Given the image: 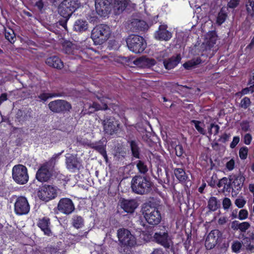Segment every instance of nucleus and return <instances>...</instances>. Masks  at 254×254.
Wrapping results in <instances>:
<instances>
[{
  "label": "nucleus",
  "mask_w": 254,
  "mask_h": 254,
  "mask_svg": "<svg viewBox=\"0 0 254 254\" xmlns=\"http://www.w3.org/2000/svg\"><path fill=\"white\" fill-rule=\"evenodd\" d=\"M219 234L220 232L218 230H212L209 233L205 243V246L207 249L210 250L214 247L217 244Z\"/></svg>",
  "instance_id": "obj_13"
},
{
  "label": "nucleus",
  "mask_w": 254,
  "mask_h": 254,
  "mask_svg": "<svg viewBox=\"0 0 254 254\" xmlns=\"http://www.w3.org/2000/svg\"><path fill=\"white\" fill-rule=\"evenodd\" d=\"M137 62H139L142 65L151 66L155 64V61L153 59L147 58L146 57H141L139 58Z\"/></svg>",
  "instance_id": "obj_29"
},
{
  "label": "nucleus",
  "mask_w": 254,
  "mask_h": 254,
  "mask_svg": "<svg viewBox=\"0 0 254 254\" xmlns=\"http://www.w3.org/2000/svg\"><path fill=\"white\" fill-rule=\"evenodd\" d=\"M151 183L146 177L140 176L134 177L131 181V189L137 194H145L151 190Z\"/></svg>",
  "instance_id": "obj_1"
},
{
  "label": "nucleus",
  "mask_w": 254,
  "mask_h": 254,
  "mask_svg": "<svg viewBox=\"0 0 254 254\" xmlns=\"http://www.w3.org/2000/svg\"><path fill=\"white\" fill-rule=\"evenodd\" d=\"M51 177V173L47 164H43L36 173V178L40 182H46Z\"/></svg>",
  "instance_id": "obj_14"
},
{
  "label": "nucleus",
  "mask_w": 254,
  "mask_h": 254,
  "mask_svg": "<svg viewBox=\"0 0 254 254\" xmlns=\"http://www.w3.org/2000/svg\"><path fill=\"white\" fill-rule=\"evenodd\" d=\"M5 37L10 43H13L15 40V35L14 31L10 28L6 29L5 30Z\"/></svg>",
  "instance_id": "obj_33"
},
{
  "label": "nucleus",
  "mask_w": 254,
  "mask_h": 254,
  "mask_svg": "<svg viewBox=\"0 0 254 254\" xmlns=\"http://www.w3.org/2000/svg\"><path fill=\"white\" fill-rule=\"evenodd\" d=\"M175 150L176 155L178 156H181L184 153L183 146L180 144H178L176 146Z\"/></svg>",
  "instance_id": "obj_50"
},
{
  "label": "nucleus",
  "mask_w": 254,
  "mask_h": 254,
  "mask_svg": "<svg viewBox=\"0 0 254 254\" xmlns=\"http://www.w3.org/2000/svg\"><path fill=\"white\" fill-rule=\"evenodd\" d=\"M246 203V200L243 197H239L235 201V204L239 208H243Z\"/></svg>",
  "instance_id": "obj_40"
},
{
  "label": "nucleus",
  "mask_w": 254,
  "mask_h": 254,
  "mask_svg": "<svg viewBox=\"0 0 254 254\" xmlns=\"http://www.w3.org/2000/svg\"><path fill=\"white\" fill-rule=\"evenodd\" d=\"M222 204L224 209H228L232 205V202L229 198L225 197L223 200Z\"/></svg>",
  "instance_id": "obj_48"
},
{
  "label": "nucleus",
  "mask_w": 254,
  "mask_h": 254,
  "mask_svg": "<svg viewBox=\"0 0 254 254\" xmlns=\"http://www.w3.org/2000/svg\"><path fill=\"white\" fill-rule=\"evenodd\" d=\"M243 246V242L238 241H235L233 242L231 249L233 252L235 253H239Z\"/></svg>",
  "instance_id": "obj_36"
},
{
  "label": "nucleus",
  "mask_w": 254,
  "mask_h": 254,
  "mask_svg": "<svg viewBox=\"0 0 254 254\" xmlns=\"http://www.w3.org/2000/svg\"><path fill=\"white\" fill-rule=\"evenodd\" d=\"M57 96L55 94H52L49 93H43L39 96V98L41 101H46L47 99Z\"/></svg>",
  "instance_id": "obj_43"
},
{
  "label": "nucleus",
  "mask_w": 254,
  "mask_h": 254,
  "mask_svg": "<svg viewBox=\"0 0 254 254\" xmlns=\"http://www.w3.org/2000/svg\"><path fill=\"white\" fill-rule=\"evenodd\" d=\"M167 29L166 25H160L158 30L154 34L155 38L159 40L166 41L169 40L172 37V34Z\"/></svg>",
  "instance_id": "obj_12"
},
{
  "label": "nucleus",
  "mask_w": 254,
  "mask_h": 254,
  "mask_svg": "<svg viewBox=\"0 0 254 254\" xmlns=\"http://www.w3.org/2000/svg\"><path fill=\"white\" fill-rule=\"evenodd\" d=\"M80 2L78 0H64L66 8L64 11L67 12V19L71 15L75 10L79 7Z\"/></svg>",
  "instance_id": "obj_17"
},
{
  "label": "nucleus",
  "mask_w": 254,
  "mask_h": 254,
  "mask_svg": "<svg viewBox=\"0 0 254 254\" xmlns=\"http://www.w3.org/2000/svg\"><path fill=\"white\" fill-rule=\"evenodd\" d=\"M242 129L244 131H247L249 130L250 126L248 122H243L241 124Z\"/></svg>",
  "instance_id": "obj_55"
},
{
  "label": "nucleus",
  "mask_w": 254,
  "mask_h": 254,
  "mask_svg": "<svg viewBox=\"0 0 254 254\" xmlns=\"http://www.w3.org/2000/svg\"><path fill=\"white\" fill-rule=\"evenodd\" d=\"M249 189L250 191L253 194L254 201V184H250L249 186Z\"/></svg>",
  "instance_id": "obj_61"
},
{
  "label": "nucleus",
  "mask_w": 254,
  "mask_h": 254,
  "mask_svg": "<svg viewBox=\"0 0 254 254\" xmlns=\"http://www.w3.org/2000/svg\"><path fill=\"white\" fill-rule=\"evenodd\" d=\"M73 29L77 32H83L88 29V23L85 20L78 19L74 24Z\"/></svg>",
  "instance_id": "obj_23"
},
{
  "label": "nucleus",
  "mask_w": 254,
  "mask_h": 254,
  "mask_svg": "<svg viewBox=\"0 0 254 254\" xmlns=\"http://www.w3.org/2000/svg\"><path fill=\"white\" fill-rule=\"evenodd\" d=\"M30 210V205L27 199L23 196L18 197L14 203V211L19 215L27 214Z\"/></svg>",
  "instance_id": "obj_7"
},
{
  "label": "nucleus",
  "mask_w": 254,
  "mask_h": 254,
  "mask_svg": "<svg viewBox=\"0 0 254 254\" xmlns=\"http://www.w3.org/2000/svg\"><path fill=\"white\" fill-rule=\"evenodd\" d=\"M129 3V0H115L114 9L117 14L123 12Z\"/></svg>",
  "instance_id": "obj_20"
},
{
  "label": "nucleus",
  "mask_w": 254,
  "mask_h": 254,
  "mask_svg": "<svg viewBox=\"0 0 254 254\" xmlns=\"http://www.w3.org/2000/svg\"><path fill=\"white\" fill-rule=\"evenodd\" d=\"M250 227V224L248 222L240 223L239 230L241 232H246Z\"/></svg>",
  "instance_id": "obj_47"
},
{
  "label": "nucleus",
  "mask_w": 254,
  "mask_h": 254,
  "mask_svg": "<svg viewBox=\"0 0 254 254\" xmlns=\"http://www.w3.org/2000/svg\"><path fill=\"white\" fill-rule=\"evenodd\" d=\"M74 49V46L69 41L64 42V52L67 54H72Z\"/></svg>",
  "instance_id": "obj_39"
},
{
  "label": "nucleus",
  "mask_w": 254,
  "mask_h": 254,
  "mask_svg": "<svg viewBox=\"0 0 254 254\" xmlns=\"http://www.w3.org/2000/svg\"><path fill=\"white\" fill-rule=\"evenodd\" d=\"M217 37L215 34L210 33L207 34L204 41L201 45V49L203 51H207L211 49L216 43Z\"/></svg>",
  "instance_id": "obj_15"
},
{
  "label": "nucleus",
  "mask_w": 254,
  "mask_h": 254,
  "mask_svg": "<svg viewBox=\"0 0 254 254\" xmlns=\"http://www.w3.org/2000/svg\"><path fill=\"white\" fill-rule=\"evenodd\" d=\"M112 0H95V6L97 13L100 16H105L111 10Z\"/></svg>",
  "instance_id": "obj_8"
},
{
  "label": "nucleus",
  "mask_w": 254,
  "mask_h": 254,
  "mask_svg": "<svg viewBox=\"0 0 254 254\" xmlns=\"http://www.w3.org/2000/svg\"><path fill=\"white\" fill-rule=\"evenodd\" d=\"M127 44L128 49L136 54L142 53L146 48L144 39L136 35H130L127 39Z\"/></svg>",
  "instance_id": "obj_3"
},
{
  "label": "nucleus",
  "mask_w": 254,
  "mask_h": 254,
  "mask_svg": "<svg viewBox=\"0 0 254 254\" xmlns=\"http://www.w3.org/2000/svg\"><path fill=\"white\" fill-rule=\"evenodd\" d=\"M181 60V56L177 55L171 58L168 61H164L163 64L166 69H171L175 67L179 63Z\"/></svg>",
  "instance_id": "obj_22"
},
{
  "label": "nucleus",
  "mask_w": 254,
  "mask_h": 254,
  "mask_svg": "<svg viewBox=\"0 0 254 254\" xmlns=\"http://www.w3.org/2000/svg\"><path fill=\"white\" fill-rule=\"evenodd\" d=\"M239 225L240 223H239L238 221H233L231 224V228L234 230H238L239 229Z\"/></svg>",
  "instance_id": "obj_57"
},
{
  "label": "nucleus",
  "mask_w": 254,
  "mask_h": 254,
  "mask_svg": "<svg viewBox=\"0 0 254 254\" xmlns=\"http://www.w3.org/2000/svg\"><path fill=\"white\" fill-rule=\"evenodd\" d=\"M111 33L110 27L104 24L96 26L92 31L91 38L96 45H101L107 41Z\"/></svg>",
  "instance_id": "obj_2"
},
{
  "label": "nucleus",
  "mask_w": 254,
  "mask_h": 254,
  "mask_svg": "<svg viewBox=\"0 0 254 254\" xmlns=\"http://www.w3.org/2000/svg\"><path fill=\"white\" fill-rule=\"evenodd\" d=\"M95 148L103 156L105 161L107 162L108 156L105 148L101 146H98Z\"/></svg>",
  "instance_id": "obj_45"
},
{
  "label": "nucleus",
  "mask_w": 254,
  "mask_h": 254,
  "mask_svg": "<svg viewBox=\"0 0 254 254\" xmlns=\"http://www.w3.org/2000/svg\"><path fill=\"white\" fill-rule=\"evenodd\" d=\"M219 130V127L217 125L211 124L208 128V132L210 134H217Z\"/></svg>",
  "instance_id": "obj_42"
},
{
  "label": "nucleus",
  "mask_w": 254,
  "mask_h": 254,
  "mask_svg": "<svg viewBox=\"0 0 254 254\" xmlns=\"http://www.w3.org/2000/svg\"><path fill=\"white\" fill-rule=\"evenodd\" d=\"M38 226L45 235L48 236L52 235V232L50 229V222L48 218L44 217L40 219L38 222Z\"/></svg>",
  "instance_id": "obj_18"
},
{
  "label": "nucleus",
  "mask_w": 254,
  "mask_h": 254,
  "mask_svg": "<svg viewBox=\"0 0 254 254\" xmlns=\"http://www.w3.org/2000/svg\"><path fill=\"white\" fill-rule=\"evenodd\" d=\"M12 177L16 183L25 184L28 180L27 168L22 165L14 166L12 169Z\"/></svg>",
  "instance_id": "obj_5"
},
{
  "label": "nucleus",
  "mask_w": 254,
  "mask_h": 254,
  "mask_svg": "<svg viewBox=\"0 0 254 254\" xmlns=\"http://www.w3.org/2000/svg\"><path fill=\"white\" fill-rule=\"evenodd\" d=\"M154 238L156 242L165 248H169L172 244V239L167 232L156 233Z\"/></svg>",
  "instance_id": "obj_11"
},
{
  "label": "nucleus",
  "mask_w": 254,
  "mask_h": 254,
  "mask_svg": "<svg viewBox=\"0 0 254 254\" xmlns=\"http://www.w3.org/2000/svg\"><path fill=\"white\" fill-rule=\"evenodd\" d=\"M246 9L248 13L251 16H254V1L248 0L246 3Z\"/></svg>",
  "instance_id": "obj_35"
},
{
  "label": "nucleus",
  "mask_w": 254,
  "mask_h": 254,
  "mask_svg": "<svg viewBox=\"0 0 254 254\" xmlns=\"http://www.w3.org/2000/svg\"><path fill=\"white\" fill-rule=\"evenodd\" d=\"M130 146L133 156L135 158H138L139 156V151L137 142L132 140L130 142Z\"/></svg>",
  "instance_id": "obj_32"
},
{
  "label": "nucleus",
  "mask_w": 254,
  "mask_h": 254,
  "mask_svg": "<svg viewBox=\"0 0 254 254\" xmlns=\"http://www.w3.org/2000/svg\"><path fill=\"white\" fill-rule=\"evenodd\" d=\"M46 63L50 66L54 68H60L63 66V63L59 57L53 56L48 58Z\"/></svg>",
  "instance_id": "obj_24"
},
{
  "label": "nucleus",
  "mask_w": 254,
  "mask_h": 254,
  "mask_svg": "<svg viewBox=\"0 0 254 254\" xmlns=\"http://www.w3.org/2000/svg\"><path fill=\"white\" fill-rule=\"evenodd\" d=\"M250 91L252 93L254 91V86H251L249 88H246L242 90V93L243 94H247Z\"/></svg>",
  "instance_id": "obj_56"
},
{
  "label": "nucleus",
  "mask_w": 254,
  "mask_h": 254,
  "mask_svg": "<svg viewBox=\"0 0 254 254\" xmlns=\"http://www.w3.org/2000/svg\"><path fill=\"white\" fill-rule=\"evenodd\" d=\"M138 204L134 200L123 199L121 202V206L127 213H132L137 208Z\"/></svg>",
  "instance_id": "obj_16"
},
{
  "label": "nucleus",
  "mask_w": 254,
  "mask_h": 254,
  "mask_svg": "<svg viewBox=\"0 0 254 254\" xmlns=\"http://www.w3.org/2000/svg\"><path fill=\"white\" fill-rule=\"evenodd\" d=\"M235 164V162L234 160L233 159H231L226 163V167L228 170L231 171L234 168Z\"/></svg>",
  "instance_id": "obj_51"
},
{
  "label": "nucleus",
  "mask_w": 254,
  "mask_h": 254,
  "mask_svg": "<svg viewBox=\"0 0 254 254\" xmlns=\"http://www.w3.org/2000/svg\"><path fill=\"white\" fill-rule=\"evenodd\" d=\"M108 102H106L103 105V107H101L100 105H99L97 103H93L92 106V107L95 109V111L96 110H105L107 109V104Z\"/></svg>",
  "instance_id": "obj_49"
},
{
  "label": "nucleus",
  "mask_w": 254,
  "mask_h": 254,
  "mask_svg": "<svg viewBox=\"0 0 254 254\" xmlns=\"http://www.w3.org/2000/svg\"><path fill=\"white\" fill-rule=\"evenodd\" d=\"M56 196V189L50 186H45L38 192V196L40 199L48 201Z\"/></svg>",
  "instance_id": "obj_10"
},
{
  "label": "nucleus",
  "mask_w": 254,
  "mask_h": 254,
  "mask_svg": "<svg viewBox=\"0 0 254 254\" xmlns=\"http://www.w3.org/2000/svg\"><path fill=\"white\" fill-rule=\"evenodd\" d=\"M72 225L76 228L79 229L84 226V220L83 218L78 215H74L72 218Z\"/></svg>",
  "instance_id": "obj_26"
},
{
  "label": "nucleus",
  "mask_w": 254,
  "mask_h": 254,
  "mask_svg": "<svg viewBox=\"0 0 254 254\" xmlns=\"http://www.w3.org/2000/svg\"><path fill=\"white\" fill-rule=\"evenodd\" d=\"M136 167L139 172L141 174H145L148 171L147 165L141 161H138L136 164Z\"/></svg>",
  "instance_id": "obj_37"
},
{
  "label": "nucleus",
  "mask_w": 254,
  "mask_h": 254,
  "mask_svg": "<svg viewBox=\"0 0 254 254\" xmlns=\"http://www.w3.org/2000/svg\"><path fill=\"white\" fill-rule=\"evenodd\" d=\"M151 254H164L162 250L160 249H156Z\"/></svg>",
  "instance_id": "obj_64"
},
{
  "label": "nucleus",
  "mask_w": 254,
  "mask_h": 254,
  "mask_svg": "<svg viewBox=\"0 0 254 254\" xmlns=\"http://www.w3.org/2000/svg\"><path fill=\"white\" fill-rule=\"evenodd\" d=\"M246 249L248 251L252 252L254 249V246L251 244H249L246 246Z\"/></svg>",
  "instance_id": "obj_63"
},
{
  "label": "nucleus",
  "mask_w": 254,
  "mask_h": 254,
  "mask_svg": "<svg viewBox=\"0 0 254 254\" xmlns=\"http://www.w3.org/2000/svg\"><path fill=\"white\" fill-rule=\"evenodd\" d=\"M130 24L133 30H144L146 29L148 27L146 23L144 21L137 18L132 19Z\"/></svg>",
  "instance_id": "obj_19"
},
{
  "label": "nucleus",
  "mask_w": 254,
  "mask_h": 254,
  "mask_svg": "<svg viewBox=\"0 0 254 254\" xmlns=\"http://www.w3.org/2000/svg\"><path fill=\"white\" fill-rule=\"evenodd\" d=\"M227 221V219L225 217H220L219 219L218 223L220 224H225Z\"/></svg>",
  "instance_id": "obj_60"
},
{
  "label": "nucleus",
  "mask_w": 254,
  "mask_h": 254,
  "mask_svg": "<svg viewBox=\"0 0 254 254\" xmlns=\"http://www.w3.org/2000/svg\"><path fill=\"white\" fill-rule=\"evenodd\" d=\"M251 103L250 99L248 97H246L241 100L240 106L241 108L246 109L250 106Z\"/></svg>",
  "instance_id": "obj_44"
},
{
  "label": "nucleus",
  "mask_w": 254,
  "mask_h": 254,
  "mask_svg": "<svg viewBox=\"0 0 254 254\" xmlns=\"http://www.w3.org/2000/svg\"><path fill=\"white\" fill-rule=\"evenodd\" d=\"M226 17V13L223 11V9H222L220 12L218 13V15L217 18V23L219 25H221L225 21Z\"/></svg>",
  "instance_id": "obj_38"
},
{
  "label": "nucleus",
  "mask_w": 254,
  "mask_h": 254,
  "mask_svg": "<svg viewBox=\"0 0 254 254\" xmlns=\"http://www.w3.org/2000/svg\"><path fill=\"white\" fill-rule=\"evenodd\" d=\"M248 153V148L247 147H242L239 150V156L242 160H245L247 158Z\"/></svg>",
  "instance_id": "obj_41"
},
{
  "label": "nucleus",
  "mask_w": 254,
  "mask_h": 254,
  "mask_svg": "<svg viewBox=\"0 0 254 254\" xmlns=\"http://www.w3.org/2000/svg\"><path fill=\"white\" fill-rule=\"evenodd\" d=\"M201 62V59L197 57L196 58H194L188 61V62L185 63V64H184L183 66L185 68L189 69L194 67L196 65L200 64Z\"/></svg>",
  "instance_id": "obj_28"
},
{
  "label": "nucleus",
  "mask_w": 254,
  "mask_h": 254,
  "mask_svg": "<svg viewBox=\"0 0 254 254\" xmlns=\"http://www.w3.org/2000/svg\"><path fill=\"white\" fill-rule=\"evenodd\" d=\"M7 100V95L6 94L3 93L0 96V105L4 101Z\"/></svg>",
  "instance_id": "obj_59"
},
{
  "label": "nucleus",
  "mask_w": 254,
  "mask_h": 254,
  "mask_svg": "<svg viewBox=\"0 0 254 254\" xmlns=\"http://www.w3.org/2000/svg\"><path fill=\"white\" fill-rule=\"evenodd\" d=\"M174 174L180 182L185 181L187 179V176L183 169L181 168L176 169L174 170Z\"/></svg>",
  "instance_id": "obj_31"
},
{
  "label": "nucleus",
  "mask_w": 254,
  "mask_h": 254,
  "mask_svg": "<svg viewBox=\"0 0 254 254\" xmlns=\"http://www.w3.org/2000/svg\"><path fill=\"white\" fill-rule=\"evenodd\" d=\"M58 210L61 212H64V199H61L58 205Z\"/></svg>",
  "instance_id": "obj_58"
},
{
  "label": "nucleus",
  "mask_w": 254,
  "mask_h": 254,
  "mask_svg": "<svg viewBox=\"0 0 254 254\" xmlns=\"http://www.w3.org/2000/svg\"><path fill=\"white\" fill-rule=\"evenodd\" d=\"M117 236L120 243L124 246L133 247L136 244L135 237L127 229H119Z\"/></svg>",
  "instance_id": "obj_4"
},
{
  "label": "nucleus",
  "mask_w": 254,
  "mask_h": 254,
  "mask_svg": "<svg viewBox=\"0 0 254 254\" xmlns=\"http://www.w3.org/2000/svg\"><path fill=\"white\" fill-rule=\"evenodd\" d=\"M74 210V206L72 201L68 198H64V214H70Z\"/></svg>",
  "instance_id": "obj_27"
},
{
  "label": "nucleus",
  "mask_w": 254,
  "mask_h": 254,
  "mask_svg": "<svg viewBox=\"0 0 254 254\" xmlns=\"http://www.w3.org/2000/svg\"><path fill=\"white\" fill-rule=\"evenodd\" d=\"M64 106L63 101L62 100H57L51 102L49 104V108L51 111L55 112H59L63 109Z\"/></svg>",
  "instance_id": "obj_25"
},
{
  "label": "nucleus",
  "mask_w": 254,
  "mask_h": 254,
  "mask_svg": "<svg viewBox=\"0 0 254 254\" xmlns=\"http://www.w3.org/2000/svg\"><path fill=\"white\" fill-rule=\"evenodd\" d=\"M252 139V136L250 133H247L244 137V142L247 145H249Z\"/></svg>",
  "instance_id": "obj_52"
},
{
  "label": "nucleus",
  "mask_w": 254,
  "mask_h": 254,
  "mask_svg": "<svg viewBox=\"0 0 254 254\" xmlns=\"http://www.w3.org/2000/svg\"><path fill=\"white\" fill-rule=\"evenodd\" d=\"M71 108V105L68 102H64V111H69Z\"/></svg>",
  "instance_id": "obj_62"
},
{
  "label": "nucleus",
  "mask_w": 254,
  "mask_h": 254,
  "mask_svg": "<svg viewBox=\"0 0 254 254\" xmlns=\"http://www.w3.org/2000/svg\"><path fill=\"white\" fill-rule=\"evenodd\" d=\"M240 141V137L239 136H234L233 137V140L232 142L230 143V147L231 148H234L236 147V146L238 144Z\"/></svg>",
  "instance_id": "obj_53"
},
{
  "label": "nucleus",
  "mask_w": 254,
  "mask_h": 254,
  "mask_svg": "<svg viewBox=\"0 0 254 254\" xmlns=\"http://www.w3.org/2000/svg\"><path fill=\"white\" fill-rule=\"evenodd\" d=\"M239 0H230V1L228 3V6L230 8H235L239 4Z\"/></svg>",
  "instance_id": "obj_54"
},
{
  "label": "nucleus",
  "mask_w": 254,
  "mask_h": 254,
  "mask_svg": "<svg viewBox=\"0 0 254 254\" xmlns=\"http://www.w3.org/2000/svg\"><path fill=\"white\" fill-rule=\"evenodd\" d=\"M144 217L149 224L153 225L159 224L161 220L159 211L153 208H150L146 211Z\"/></svg>",
  "instance_id": "obj_9"
},
{
  "label": "nucleus",
  "mask_w": 254,
  "mask_h": 254,
  "mask_svg": "<svg viewBox=\"0 0 254 254\" xmlns=\"http://www.w3.org/2000/svg\"><path fill=\"white\" fill-rule=\"evenodd\" d=\"M208 207L211 211H215L218 208L217 199L215 197H211L208 201Z\"/></svg>",
  "instance_id": "obj_34"
},
{
  "label": "nucleus",
  "mask_w": 254,
  "mask_h": 254,
  "mask_svg": "<svg viewBox=\"0 0 254 254\" xmlns=\"http://www.w3.org/2000/svg\"><path fill=\"white\" fill-rule=\"evenodd\" d=\"M104 131L106 133L112 135L116 133L120 128V124L114 118H107L102 121Z\"/></svg>",
  "instance_id": "obj_6"
},
{
  "label": "nucleus",
  "mask_w": 254,
  "mask_h": 254,
  "mask_svg": "<svg viewBox=\"0 0 254 254\" xmlns=\"http://www.w3.org/2000/svg\"><path fill=\"white\" fill-rule=\"evenodd\" d=\"M248 215L249 213L247 210L241 209L239 212L238 218L241 220H245L248 218Z\"/></svg>",
  "instance_id": "obj_46"
},
{
  "label": "nucleus",
  "mask_w": 254,
  "mask_h": 254,
  "mask_svg": "<svg viewBox=\"0 0 254 254\" xmlns=\"http://www.w3.org/2000/svg\"><path fill=\"white\" fill-rule=\"evenodd\" d=\"M191 123L193 124L195 129L199 133L203 135L205 134L206 132L204 128V125L203 123L196 120H192Z\"/></svg>",
  "instance_id": "obj_30"
},
{
  "label": "nucleus",
  "mask_w": 254,
  "mask_h": 254,
  "mask_svg": "<svg viewBox=\"0 0 254 254\" xmlns=\"http://www.w3.org/2000/svg\"><path fill=\"white\" fill-rule=\"evenodd\" d=\"M66 166L68 169L73 171L76 169H79L80 164L75 157L71 156L67 158Z\"/></svg>",
  "instance_id": "obj_21"
}]
</instances>
